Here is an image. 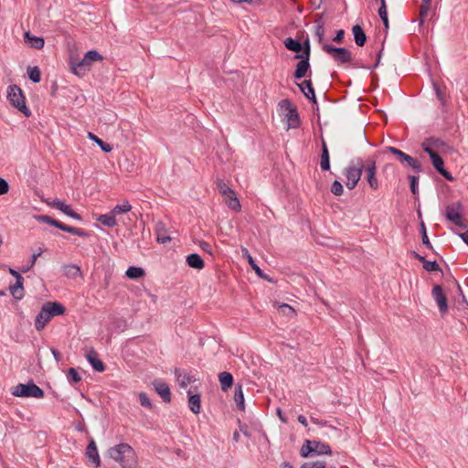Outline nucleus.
I'll return each mask as SVG.
<instances>
[{"label":"nucleus","instance_id":"f257e3e1","mask_svg":"<svg viewBox=\"0 0 468 468\" xmlns=\"http://www.w3.org/2000/svg\"><path fill=\"white\" fill-rule=\"evenodd\" d=\"M103 56L96 50H90L85 53L81 59L74 57L69 58V68L71 72L78 77H84L90 72L95 63H101Z\"/></svg>","mask_w":468,"mask_h":468},{"label":"nucleus","instance_id":"f03ea898","mask_svg":"<svg viewBox=\"0 0 468 468\" xmlns=\"http://www.w3.org/2000/svg\"><path fill=\"white\" fill-rule=\"evenodd\" d=\"M108 455L122 468H134L137 464V455L128 443H119L111 447Z\"/></svg>","mask_w":468,"mask_h":468},{"label":"nucleus","instance_id":"7ed1b4c3","mask_svg":"<svg viewBox=\"0 0 468 468\" xmlns=\"http://www.w3.org/2000/svg\"><path fill=\"white\" fill-rule=\"evenodd\" d=\"M423 150L429 154L434 168L445 178L452 180L450 174L443 168L441 154H445L447 146L439 140H427L422 144Z\"/></svg>","mask_w":468,"mask_h":468},{"label":"nucleus","instance_id":"20e7f679","mask_svg":"<svg viewBox=\"0 0 468 468\" xmlns=\"http://www.w3.org/2000/svg\"><path fill=\"white\" fill-rule=\"evenodd\" d=\"M65 311V307L59 303L48 302L44 303L35 320L36 329L37 331L43 330L54 316L62 315Z\"/></svg>","mask_w":468,"mask_h":468},{"label":"nucleus","instance_id":"39448f33","mask_svg":"<svg viewBox=\"0 0 468 468\" xmlns=\"http://www.w3.org/2000/svg\"><path fill=\"white\" fill-rule=\"evenodd\" d=\"M7 99L10 104L17 109L26 117L31 115V111L26 103L23 90L17 85H11L7 89Z\"/></svg>","mask_w":468,"mask_h":468},{"label":"nucleus","instance_id":"423d86ee","mask_svg":"<svg viewBox=\"0 0 468 468\" xmlns=\"http://www.w3.org/2000/svg\"><path fill=\"white\" fill-rule=\"evenodd\" d=\"M11 393L17 398H44V391L33 382L15 386L12 388Z\"/></svg>","mask_w":468,"mask_h":468},{"label":"nucleus","instance_id":"0eeeda50","mask_svg":"<svg viewBox=\"0 0 468 468\" xmlns=\"http://www.w3.org/2000/svg\"><path fill=\"white\" fill-rule=\"evenodd\" d=\"M280 114L287 122L288 129H294L299 126L300 121L297 111L292 102L288 100H282L279 103Z\"/></svg>","mask_w":468,"mask_h":468},{"label":"nucleus","instance_id":"6e6552de","mask_svg":"<svg viewBox=\"0 0 468 468\" xmlns=\"http://www.w3.org/2000/svg\"><path fill=\"white\" fill-rule=\"evenodd\" d=\"M362 171L365 173V180L372 190H378L379 182L377 177V164L374 159L368 158L362 163Z\"/></svg>","mask_w":468,"mask_h":468},{"label":"nucleus","instance_id":"1a4fd4ad","mask_svg":"<svg viewBox=\"0 0 468 468\" xmlns=\"http://www.w3.org/2000/svg\"><path fill=\"white\" fill-rule=\"evenodd\" d=\"M219 192L224 198V202L229 208L237 212L240 211L241 205L236 196V193L232 189L225 185H222L220 186Z\"/></svg>","mask_w":468,"mask_h":468},{"label":"nucleus","instance_id":"9d476101","mask_svg":"<svg viewBox=\"0 0 468 468\" xmlns=\"http://www.w3.org/2000/svg\"><path fill=\"white\" fill-rule=\"evenodd\" d=\"M35 219L38 222L47 223L51 226H54L63 231H66V232L75 234V235H81V233L79 229L72 228V227H69L67 225H64L58 220L53 219L49 216L38 215V216H35Z\"/></svg>","mask_w":468,"mask_h":468},{"label":"nucleus","instance_id":"9b49d317","mask_svg":"<svg viewBox=\"0 0 468 468\" xmlns=\"http://www.w3.org/2000/svg\"><path fill=\"white\" fill-rule=\"evenodd\" d=\"M362 175V164L360 166H348L346 169V186L348 189H353L356 186Z\"/></svg>","mask_w":468,"mask_h":468},{"label":"nucleus","instance_id":"f8f14e48","mask_svg":"<svg viewBox=\"0 0 468 468\" xmlns=\"http://www.w3.org/2000/svg\"><path fill=\"white\" fill-rule=\"evenodd\" d=\"M388 151L395 154L401 164H405L416 171H420V164L410 155L394 147H388Z\"/></svg>","mask_w":468,"mask_h":468},{"label":"nucleus","instance_id":"ddd939ff","mask_svg":"<svg viewBox=\"0 0 468 468\" xmlns=\"http://www.w3.org/2000/svg\"><path fill=\"white\" fill-rule=\"evenodd\" d=\"M118 213L115 215V218L118 219V224H122V226H128V223L132 221V218L129 215L124 217L127 213L132 210V205L128 201H123L121 205H116L112 210H118Z\"/></svg>","mask_w":468,"mask_h":468},{"label":"nucleus","instance_id":"4468645a","mask_svg":"<svg viewBox=\"0 0 468 468\" xmlns=\"http://www.w3.org/2000/svg\"><path fill=\"white\" fill-rule=\"evenodd\" d=\"M462 207L460 203H454L447 207L446 218L455 225L462 226L463 218L462 216Z\"/></svg>","mask_w":468,"mask_h":468},{"label":"nucleus","instance_id":"2eb2a0df","mask_svg":"<svg viewBox=\"0 0 468 468\" xmlns=\"http://www.w3.org/2000/svg\"><path fill=\"white\" fill-rule=\"evenodd\" d=\"M323 48L324 51L329 53L335 60L338 62L344 63L350 60V53L346 48H336L328 44L324 45Z\"/></svg>","mask_w":468,"mask_h":468},{"label":"nucleus","instance_id":"dca6fc26","mask_svg":"<svg viewBox=\"0 0 468 468\" xmlns=\"http://www.w3.org/2000/svg\"><path fill=\"white\" fill-rule=\"evenodd\" d=\"M188 407L194 414H198L201 410L200 392L197 388H191L188 391Z\"/></svg>","mask_w":468,"mask_h":468},{"label":"nucleus","instance_id":"f3484780","mask_svg":"<svg viewBox=\"0 0 468 468\" xmlns=\"http://www.w3.org/2000/svg\"><path fill=\"white\" fill-rule=\"evenodd\" d=\"M45 202L48 206L55 207L73 218L80 219V216L78 213L74 212L70 206L65 204L63 201L59 199H54L52 201L45 200Z\"/></svg>","mask_w":468,"mask_h":468},{"label":"nucleus","instance_id":"a211bd4d","mask_svg":"<svg viewBox=\"0 0 468 468\" xmlns=\"http://www.w3.org/2000/svg\"><path fill=\"white\" fill-rule=\"evenodd\" d=\"M432 295L439 306L441 314H445L448 310L446 296L444 295L441 286L436 285L432 290Z\"/></svg>","mask_w":468,"mask_h":468},{"label":"nucleus","instance_id":"6ab92c4d","mask_svg":"<svg viewBox=\"0 0 468 468\" xmlns=\"http://www.w3.org/2000/svg\"><path fill=\"white\" fill-rule=\"evenodd\" d=\"M118 211L119 209L111 210L107 214L97 216L96 219L105 227L113 228L118 225V219L115 218V215L118 213Z\"/></svg>","mask_w":468,"mask_h":468},{"label":"nucleus","instance_id":"aec40b11","mask_svg":"<svg viewBox=\"0 0 468 468\" xmlns=\"http://www.w3.org/2000/svg\"><path fill=\"white\" fill-rule=\"evenodd\" d=\"M86 456L95 464L96 467L100 466L101 460L94 440H91L89 443L86 450Z\"/></svg>","mask_w":468,"mask_h":468},{"label":"nucleus","instance_id":"412c9836","mask_svg":"<svg viewBox=\"0 0 468 468\" xmlns=\"http://www.w3.org/2000/svg\"><path fill=\"white\" fill-rule=\"evenodd\" d=\"M154 387L155 391L165 402H169L171 400L170 389L165 383L162 381H155L154 382Z\"/></svg>","mask_w":468,"mask_h":468},{"label":"nucleus","instance_id":"4be33fe9","mask_svg":"<svg viewBox=\"0 0 468 468\" xmlns=\"http://www.w3.org/2000/svg\"><path fill=\"white\" fill-rule=\"evenodd\" d=\"M431 10V0H422L419 10L420 24L422 25Z\"/></svg>","mask_w":468,"mask_h":468},{"label":"nucleus","instance_id":"5701e85b","mask_svg":"<svg viewBox=\"0 0 468 468\" xmlns=\"http://www.w3.org/2000/svg\"><path fill=\"white\" fill-rule=\"evenodd\" d=\"M86 357L96 371L102 372L104 370V365L99 359L98 355L94 350H90L87 354Z\"/></svg>","mask_w":468,"mask_h":468},{"label":"nucleus","instance_id":"b1692460","mask_svg":"<svg viewBox=\"0 0 468 468\" xmlns=\"http://www.w3.org/2000/svg\"><path fill=\"white\" fill-rule=\"evenodd\" d=\"M305 53H306V58L304 59H302L301 61H299V63L297 64V68H296L295 74H294L295 78H297V79L303 78L305 75V73L309 68V64L307 61L308 56H309V48L308 47L306 48Z\"/></svg>","mask_w":468,"mask_h":468},{"label":"nucleus","instance_id":"393cba45","mask_svg":"<svg viewBox=\"0 0 468 468\" xmlns=\"http://www.w3.org/2000/svg\"><path fill=\"white\" fill-rule=\"evenodd\" d=\"M218 380L220 382L221 389L223 391H228L229 388H230L231 386L233 385V377L229 372H221L218 375Z\"/></svg>","mask_w":468,"mask_h":468},{"label":"nucleus","instance_id":"a878e982","mask_svg":"<svg viewBox=\"0 0 468 468\" xmlns=\"http://www.w3.org/2000/svg\"><path fill=\"white\" fill-rule=\"evenodd\" d=\"M25 41L33 48L41 49L44 47V38L31 36L28 32L25 34Z\"/></svg>","mask_w":468,"mask_h":468},{"label":"nucleus","instance_id":"bb28decb","mask_svg":"<svg viewBox=\"0 0 468 468\" xmlns=\"http://www.w3.org/2000/svg\"><path fill=\"white\" fill-rule=\"evenodd\" d=\"M186 262L189 267L202 270L204 268V261L198 254L193 253L186 257Z\"/></svg>","mask_w":468,"mask_h":468},{"label":"nucleus","instance_id":"cd10ccee","mask_svg":"<svg viewBox=\"0 0 468 468\" xmlns=\"http://www.w3.org/2000/svg\"><path fill=\"white\" fill-rule=\"evenodd\" d=\"M125 275L132 280L142 279L145 276V271L141 267H130L127 269Z\"/></svg>","mask_w":468,"mask_h":468},{"label":"nucleus","instance_id":"c85d7f7f","mask_svg":"<svg viewBox=\"0 0 468 468\" xmlns=\"http://www.w3.org/2000/svg\"><path fill=\"white\" fill-rule=\"evenodd\" d=\"M234 401L239 410H244L245 401L241 385H238L234 393Z\"/></svg>","mask_w":468,"mask_h":468},{"label":"nucleus","instance_id":"c756f323","mask_svg":"<svg viewBox=\"0 0 468 468\" xmlns=\"http://www.w3.org/2000/svg\"><path fill=\"white\" fill-rule=\"evenodd\" d=\"M352 30H353L356 43L359 47L364 46L367 37H366V35H365L364 31L362 30L361 27L356 25V26L353 27Z\"/></svg>","mask_w":468,"mask_h":468},{"label":"nucleus","instance_id":"7c9ffc66","mask_svg":"<svg viewBox=\"0 0 468 468\" xmlns=\"http://www.w3.org/2000/svg\"><path fill=\"white\" fill-rule=\"evenodd\" d=\"M87 136H88L89 139H90L91 141L95 142L101 148V150L103 152L110 153L112 150V146L111 144L104 143L101 139H100L94 133L89 132L87 133Z\"/></svg>","mask_w":468,"mask_h":468},{"label":"nucleus","instance_id":"2f4dec72","mask_svg":"<svg viewBox=\"0 0 468 468\" xmlns=\"http://www.w3.org/2000/svg\"><path fill=\"white\" fill-rule=\"evenodd\" d=\"M243 257L248 261L249 264L250 265V267L253 269V271H255V273L261 277V278H265V276L263 275L261 270L259 268V266L254 262L253 261V258L251 257V255L249 253L248 250L244 249L243 250Z\"/></svg>","mask_w":468,"mask_h":468},{"label":"nucleus","instance_id":"473e14b6","mask_svg":"<svg viewBox=\"0 0 468 468\" xmlns=\"http://www.w3.org/2000/svg\"><path fill=\"white\" fill-rule=\"evenodd\" d=\"M313 452L317 454H331V449L329 445L321 443L318 441H312Z\"/></svg>","mask_w":468,"mask_h":468},{"label":"nucleus","instance_id":"72a5a7b5","mask_svg":"<svg viewBox=\"0 0 468 468\" xmlns=\"http://www.w3.org/2000/svg\"><path fill=\"white\" fill-rule=\"evenodd\" d=\"M299 87H300L301 90L303 91V93L308 99L314 98V89H313L310 81L305 80V81L302 82L301 84H299Z\"/></svg>","mask_w":468,"mask_h":468},{"label":"nucleus","instance_id":"f704fd0d","mask_svg":"<svg viewBox=\"0 0 468 468\" xmlns=\"http://www.w3.org/2000/svg\"><path fill=\"white\" fill-rule=\"evenodd\" d=\"M284 45L289 50H292L294 52L302 51V45L298 41H295L294 39H292L291 37H288L285 39Z\"/></svg>","mask_w":468,"mask_h":468},{"label":"nucleus","instance_id":"c9c22d12","mask_svg":"<svg viewBox=\"0 0 468 468\" xmlns=\"http://www.w3.org/2000/svg\"><path fill=\"white\" fill-rule=\"evenodd\" d=\"M27 74L29 79L34 82H39L41 79V72L37 67H28Z\"/></svg>","mask_w":468,"mask_h":468},{"label":"nucleus","instance_id":"e433bc0d","mask_svg":"<svg viewBox=\"0 0 468 468\" xmlns=\"http://www.w3.org/2000/svg\"><path fill=\"white\" fill-rule=\"evenodd\" d=\"M329 167H330L329 154H328V150H327L325 144H324L323 154H322V158H321V168L323 170H328Z\"/></svg>","mask_w":468,"mask_h":468},{"label":"nucleus","instance_id":"4c0bfd02","mask_svg":"<svg viewBox=\"0 0 468 468\" xmlns=\"http://www.w3.org/2000/svg\"><path fill=\"white\" fill-rule=\"evenodd\" d=\"M378 15L380 18L382 19L386 28L388 27V13H387V6L385 0H381V6L378 10Z\"/></svg>","mask_w":468,"mask_h":468},{"label":"nucleus","instance_id":"58836bf2","mask_svg":"<svg viewBox=\"0 0 468 468\" xmlns=\"http://www.w3.org/2000/svg\"><path fill=\"white\" fill-rule=\"evenodd\" d=\"M138 399H139V402L140 404L146 408V409H152V402L150 400V399L148 398L147 394L144 393V392H140L138 394Z\"/></svg>","mask_w":468,"mask_h":468},{"label":"nucleus","instance_id":"ea45409f","mask_svg":"<svg viewBox=\"0 0 468 468\" xmlns=\"http://www.w3.org/2000/svg\"><path fill=\"white\" fill-rule=\"evenodd\" d=\"M313 452V445L312 441H305L304 444L302 446L300 453L303 457L306 458L309 454Z\"/></svg>","mask_w":468,"mask_h":468},{"label":"nucleus","instance_id":"a19ab883","mask_svg":"<svg viewBox=\"0 0 468 468\" xmlns=\"http://www.w3.org/2000/svg\"><path fill=\"white\" fill-rule=\"evenodd\" d=\"M331 191L335 196H341L344 192L342 184L338 181H335L331 186Z\"/></svg>","mask_w":468,"mask_h":468},{"label":"nucleus","instance_id":"79ce46f5","mask_svg":"<svg viewBox=\"0 0 468 468\" xmlns=\"http://www.w3.org/2000/svg\"><path fill=\"white\" fill-rule=\"evenodd\" d=\"M421 261H423V267L429 271L438 270V264L435 261H424L423 258H420Z\"/></svg>","mask_w":468,"mask_h":468},{"label":"nucleus","instance_id":"37998d69","mask_svg":"<svg viewBox=\"0 0 468 468\" xmlns=\"http://www.w3.org/2000/svg\"><path fill=\"white\" fill-rule=\"evenodd\" d=\"M280 312L287 316H291L294 314V310L288 304L283 303L279 306Z\"/></svg>","mask_w":468,"mask_h":468},{"label":"nucleus","instance_id":"c03bdc74","mask_svg":"<svg viewBox=\"0 0 468 468\" xmlns=\"http://www.w3.org/2000/svg\"><path fill=\"white\" fill-rule=\"evenodd\" d=\"M68 378H70L73 382H79L81 379L79 373L73 367L69 369Z\"/></svg>","mask_w":468,"mask_h":468},{"label":"nucleus","instance_id":"a18cd8bd","mask_svg":"<svg viewBox=\"0 0 468 468\" xmlns=\"http://www.w3.org/2000/svg\"><path fill=\"white\" fill-rule=\"evenodd\" d=\"M301 468H325V464L324 462H315V463H305Z\"/></svg>","mask_w":468,"mask_h":468},{"label":"nucleus","instance_id":"49530a36","mask_svg":"<svg viewBox=\"0 0 468 468\" xmlns=\"http://www.w3.org/2000/svg\"><path fill=\"white\" fill-rule=\"evenodd\" d=\"M10 292L16 300H21L24 297V288H10Z\"/></svg>","mask_w":468,"mask_h":468},{"label":"nucleus","instance_id":"de8ad7c7","mask_svg":"<svg viewBox=\"0 0 468 468\" xmlns=\"http://www.w3.org/2000/svg\"><path fill=\"white\" fill-rule=\"evenodd\" d=\"M9 190V186L7 184V182L3 179V178H0V195H5L8 192Z\"/></svg>","mask_w":468,"mask_h":468},{"label":"nucleus","instance_id":"09e8293b","mask_svg":"<svg viewBox=\"0 0 468 468\" xmlns=\"http://www.w3.org/2000/svg\"><path fill=\"white\" fill-rule=\"evenodd\" d=\"M409 179L410 181V189L413 194H417V177L414 176H410Z\"/></svg>","mask_w":468,"mask_h":468},{"label":"nucleus","instance_id":"8fccbe9b","mask_svg":"<svg viewBox=\"0 0 468 468\" xmlns=\"http://www.w3.org/2000/svg\"><path fill=\"white\" fill-rule=\"evenodd\" d=\"M344 35H345L344 30H339L337 32L336 36L335 37L334 41H335L337 43H341L344 39Z\"/></svg>","mask_w":468,"mask_h":468},{"label":"nucleus","instance_id":"3c124183","mask_svg":"<svg viewBox=\"0 0 468 468\" xmlns=\"http://www.w3.org/2000/svg\"><path fill=\"white\" fill-rule=\"evenodd\" d=\"M189 382H190V378L184 375L183 378L179 380V385L183 388H186Z\"/></svg>","mask_w":468,"mask_h":468},{"label":"nucleus","instance_id":"603ef678","mask_svg":"<svg viewBox=\"0 0 468 468\" xmlns=\"http://www.w3.org/2000/svg\"><path fill=\"white\" fill-rule=\"evenodd\" d=\"M23 277H19L18 280H16V282L15 285H12L10 288H24L23 287Z\"/></svg>","mask_w":468,"mask_h":468},{"label":"nucleus","instance_id":"864d4df0","mask_svg":"<svg viewBox=\"0 0 468 468\" xmlns=\"http://www.w3.org/2000/svg\"><path fill=\"white\" fill-rule=\"evenodd\" d=\"M41 253H42V251H41V250H39L38 252L34 253V254L32 255V260H31V265H30V267H33V266H34V264L36 263V261H37V258L41 255Z\"/></svg>","mask_w":468,"mask_h":468},{"label":"nucleus","instance_id":"5fc2aeb1","mask_svg":"<svg viewBox=\"0 0 468 468\" xmlns=\"http://www.w3.org/2000/svg\"><path fill=\"white\" fill-rule=\"evenodd\" d=\"M169 240H170V239L168 237H165V236H158V238H157V241L162 243V244H165Z\"/></svg>","mask_w":468,"mask_h":468},{"label":"nucleus","instance_id":"6e6d98bb","mask_svg":"<svg viewBox=\"0 0 468 468\" xmlns=\"http://www.w3.org/2000/svg\"><path fill=\"white\" fill-rule=\"evenodd\" d=\"M298 421H299L301 424H303V426H305V427L307 426V420H306V418H305L304 416L300 415V416L298 417Z\"/></svg>","mask_w":468,"mask_h":468},{"label":"nucleus","instance_id":"4d7b16f0","mask_svg":"<svg viewBox=\"0 0 468 468\" xmlns=\"http://www.w3.org/2000/svg\"><path fill=\"white\" fill-rule=\"evenodd\" d=\"M9 273L11 275H13L14 277H16V280H18L19 277H22L16 271L13 270V269H9Z\"/></svg>","mask_w":468,"mask_h":468},{"label":"nucleus","instance_id":"13d9d810","mask_svg":"<svg viewBox=\"0 0 468 468\" xmlns=\"http://www.w3.org/2000/svg\"><path fill=\"white\" fill-rule=\"evenodd\" d=\"M233 3H238V4H241V3H249V4H252L254 2H256L257 0H231Z\"/></svg>","mask_w":468,"mask_h":468},{"label":"nucleus","instance_id":"bf43d9fd","mask_svg":"<svg viewBox=\"0 0 468 468\" xmlns=\"http://www.w3.org/2000/svg\"><path fill=\"white\" fill-rule=\"evenodd\" d=\"M201 248H202V250H205V251H207V252H210V251H211V250H210V245H209L208 243H206V242L202 243V244H201Z\"/></svg>","mask_w":468,"mask_h":468},{"label":"nucleus","instance_id":"052dcab7","mask_svg":"<svg viewBox=\"0 0 468 468\" xmlns=\"http://www.w3.org/2000/svg\"><path fill=\"white\" fill-rule=\"evenodd\" d=\"M277 415L279 417V419L282 421V422H287V420L283 417L282 415V412L281 410H277Z\"/></svg>","mask_w":468,"mask_h":468},{"label":"nucleus","instance_id":"680f3d73","mask_svg":"<svg viewBox=\"0 0 468 468\" xmlns=\"http://www.w3.org/2000/svg\"><path fill=\"white\" fill-rule=\"evenodd\" d=\"M358 138L361 140V141H364L365 140V133L362 129H359L358 130Z\"/></svg>","mask_w":468,"mask_h":468},{"label":"nucleus","instance_id":"e2e57ef3","mask_svg":"<svg viewBox=\"0 0 468 468\" xmlns=\"http://www.w3.org/2000/svg\"><path fill=\"white\" fill-rule=\"evenodd\" d=\"M422 241L425 245L429 246L430 245V240L428 239V236L426 233L423 234V237H422Z\"/></svg>","mask_w":468,"mask_h":468},{"label":"nucleus","instance_id":"0e129e2a","mask_svg":"<svg viewBox=\"0 0 468 468\" xmlns=\"http://www.w3.org/2000/svg\"><path fill=\"white\" fill-rule=\"evenodd\" d=\"M463 240L468 245V231L461 235Z\"/></svg>","mask_w":468,"mask_h":468},{"label":"nucleus","instance_id":"69168bd1","mask_svg":"<svg viewBox=\"0 0 468 468\" xmlns=\"http://www.w3.org/2000/svg\"><path fill=\"white\" fill-rule=\"evenodd\" d=\"M52 353H53L55 358L57 360H59L60 354L58 351L54 350V349L52 350Z\"/></svg>","mask_w":468,"mask_h":468},{"label":"nucleus","instance_id":"338daca9","mask_svg":"<svg viewBox=\"0 0 468 468\" xmlns=\"http://www.w3.org/2000/svg\"><path fill=\"white\" fill-rule=\"evenodd\" d=\"M282 468H293V466L291 465L289 463H282Z\"/></svg>","mask_w":468,"mask_h":468},{"label":"nucleus","instance_id":"774afa93","mask_svg":"<svg viewBox=\"0 0 468 468\" xmlns=\"http://www.w3.org/2000/svg\"><path fill=\"white\" fill-rule=\"evenodd\" d=\"M421 230H422V233H426V228H425V225L424 223H421Z\"/></svg>","mask_w":468,"mask_h":468}]
</instances>
